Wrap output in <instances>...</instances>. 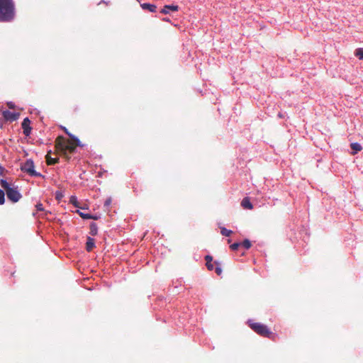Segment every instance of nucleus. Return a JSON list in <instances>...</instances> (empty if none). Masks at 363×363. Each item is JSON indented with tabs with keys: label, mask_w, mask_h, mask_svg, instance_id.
Wrapping results in <instances>:
<instances>
[{
	"label": "nucleus",
	"mask_w": 363,
	"mask_h": 363,
	"mask_svg": "<svg viewBox=\"0 0 363 363\" xmlns=\"http://www.w3.org/2000/svg\"><path fill=\"white\" fill-rule=\"evenodd\" d=\"M241 245L244 247L245 249H249L251 247V242L249 240L245 239L242 242H240Z\"/></svg>",
	"instance_id": "16"
},
{
	"label": "nucleus",
	"mask_w": 363,
	"mask_h": 363,
	"mask_svg": "<svg viewBox=\"0 0 363 363\" xmlns=\"http://www.w3.org/2000/svg\"><path fill=\"white\" fill-rule=\"evenodd\" d=\"M14 14L13 0H0V21H11L13 19Z\"/></svg>",
	"instance_id": "1"
},
{
	"label": "nucleus",
	"mask_w": 363,
	"mask_h": 363,
	"mask_svg": "<svg viewBox=\"0 0 363 363\" xmlns=\"http://www.w3.org/2000/svg\"><path fill=\"white\" fill-rule=\"evenodd\" d=\"M97 233V226L96 223H91L90 225V234L91 235H96Z\"/></svg>",
	"instance_id": "13"
},
{
	"label": "nucleus",
	"mask_w": 363,
	"mask_h": 363,
	"mask_svg": "<svg viewBox=\"0 0 363 363\" xmlns=\"http://www.w3.org/2000/svg\"><path fill=\"white\" fill-rule=\"evenodd\" d=\"M7 105H8L9 108H14V107H15L14 104L13 102H11V101L8 102Z\"/></svg>",
	"instance_id": "26"
},
{
	"label": "nucleus",
	"mask_w": 363,
	"mask_h": 363,
	"mask_svg": "<svg viewBox=\"0 0 363 363\" xmlns=\"http://www.w3.org/2000/svg\"><path fill=\"white\" fill-rule=\"evenodd\" d=\"M48 160V162L49 164H56L57 162H58V160L57 159H54V158H47Z\"/></svg>",
	"instance_id": "20"
},
{
	"label": "nucleus",
	"mask_w": 363,
	"mask_h": 363,
	"mask_svg": "<svg viewBox=\"0 0 363 363\" xmlns=\"http://www.w3.org/2000/svg\"><path fill=\"white\" fill-rule=\"evenodd\" d=\"M30 121L28 119V118H24V120L22 122V128L30 127Z\"/></svg>",
	"instance_id": "17"
},
{
	"label": "nucleus",
	"mask_w": 363,
	"mask_h": 363,
	"mask_svg": "<svg viewBox=\"0 0 363 363\" xmlns=\"http://www.w3.org/2000/svg\"><path fill=\"white\" fill-rule=\"evenodd\" d=\"M205 259H206V262H208V261L211 262L212 261V257L211 256H209V255L206 256Z\"/></svg>",
	"instance_id": "28"
},
{
	"label": "nucleus",
	"mask_w": 363,
	"mask_h": 363,
	"mask_svg": "<svg viewBox=\"0 0 363 363\" xmlns=\"http://www.w3.org/2000/svg\"><path fill=\"white\" fill-rule=\"evenodd\" d=\"M5 194L3 190L0 189V205H2L5 202Z\"/></svg>",
	"instance_id": "18"
},
{
	"label": "nucleus",
	"mask_w": 363,
	"mask_h": 363,
	"mask_svg": "<svg viewBox=\"0 0 363 363\" xmlns=\"http://www.w3.org/2000/svg\"><path fill=\"white\" fill-rule=\"evenodd\" d=\"M23 133H24L25 135L28 136L30 134V132H31V128L30 127L25 128H23Z\"/></svg>",
	"instance_id": "21"
},
{
	"label": "nucleus",
	"mask_w": 363,
	"mask_h": 363,
	"mask_svg": "<svg viewBox=\"0 0 363 363\" xmlns=\"http://www.w3.org/2000/svg\"><path fill=\"white\" fill-rule=\"evenodd\" d=\"M94 239L91 238V237H88L87 238V240H86V249L88 252H90L92 250V249L94 248Z\"/></svg>",
	"instance_id": "8"
},
{
	"label": "nucleus",
	"mask_w": 363,
	"mask_h": 363,
	"mask_svg": "<svg viewBox=\"0 0 363 363\" xmlns=\"http://www.w3.org/2000/svg\"><path fill=\"white\" fill-rule=\"evenodd\" d=\"M220 233L223 236L229 237L233 233V231L230 230H228L227 228H225L224 227H221L220 228Z\"/></svg>",
	"instance_id": "12"
},
{
	"label": "nucleus",
	"mask_w": 363,
	"mask_h": 363,
	"mask_svg": "<svg viewBox=\"0 0 363 363\" xmlns=\"http://www.w3.org/2000/svg\"><path fill=\"white\" fill-rule=\"evenodd\" d=\"M241 245L240 242H235L230 245V248L233 250H236Z\"/></svg>",
	"instance_id": "19"
},
{
	"label": "nucleus",
	"mask_w": 363,
	"mask_h": 363,
	"mask_svg": "<svg viewBox=\"0 0 363 363\" xmlns=\"http://www.w3.org/2000/svg\"><path fill=\"white\" fill-rule=\"evenodd\" d=\"M36 208H37V210H38V211H44L43 206V204H42V203H37V204H36Z\"/></svg>",
	"instance_id": "24"
},
{
	"label": "nucleus",
	"mask_w": 363,
	"mask_h": 363,
	"mask_svg": "<svg viewBox=\"0 0 363 363\" xmlns=\"http://www.w3.org/2000/svg\"><path fill=\"white\" fill-rule=\"evenodd\" d=\"M65 133L72 138L73 143H67L61 145V148L62 150H69L70 152H72L75 150L76 146L82 147L83 145L81 143L80 140L78 138L69 133L68 130L65 128Z\"/></svg>",
	"instance_id": "3"
},
{
	"label": "nucleus",
	"mask_w": 363,
	"mask_h": 363,
	"mask_svg": "<svg viewBox=\"0 0 363 363\" xmlns=\"http://www.w3.org/2000/svg\"><path fill=\"white\" fill-rule=\"evenodd\" d=\"M34 168V163L31 160H26V162L21 167L22 171L26 172L30 176L35 177H41V174L37 172Z\"/></svg>",
	"instance_id": "5"
},
{
	"label": "nucleus",
	"mask_w": 363,
	"mask_h": 363,
	"mask_svg": "<svg viewBox=\"0 0 363 363\" xmlns=\"http://www.w3.org/2000/svg\"><path fill=\"white\" fill-rule=\"evenodd\" d=\"M111 201H112L111 198L109 197V198L106 199L104 202V207H106V208L108 207L111 205Z\"/></svg>",
	"instance_id": "22"
},
{
	"label": "nucleus",
	"mask_w": 363,
	"mask_h": 363,
	"mask_svg": "<svg viewBox=\"0 0 363 363\" xmlns=\"http://www.w3.org/2000/svg\"><path fill=\"white\" fill-rule=\"evenodd\" d=\"M4 169L0 165V175L4 174Z\"/></svg>",
	"instance_id": "29"
},
{
	"label": "nucleus",
	"mask_w": 363,
	"mask_h": 363,
	"mask_svg": "<svg viewBox=\"0 0 363 363\" xmlns=\"http://www.w3.org/2000/svg\"><path fill=\"white\" fill-rule=\"evenodd\" d=\"M78 213H79V216L84 219H96V217H94L89 213H84L79 212V211H78Z\"/></svg>",
	"instance_id": "14"
},
{
	"label": "nucleus",
	"mask_w": 363,
	"mask_h": 363,
	"mask_svg": "<svg viewBox=\"0 0 363 363\" xmlns=\"http://www.w3.org/2000/svg\"><path fill=\"white\" fill-rule=\"evenodd\" d=\"M206 267H207L208 269H209V270H213V265L211 263V262L208 261V262H206Z\"/></svg>",
	"instance_id": "25"
},
{
	"label": "nucleus",
	"mask_w": 363,
	"mask_h": 363,
	"mask_svg": "<svg viewBox=\"0 0 363 363\" xmlns=\"http://www.w3.org/2000/svg\"><path fill=\"white\" fill-rule=\"evenodd\" d=\"M250 327L257 334L264 336V337H269L271 335V332L268 329V328L261 323H251V320L248 321Z\"/></svg>",
	"instance_id": "4"
},
{
	"label": "nucleus",
	"mask_w": 363,
	"mask_h": 363,
	"mask_svg": "<svg viewBox=\"0 0 363 363\" xmlns=\"http://www.w3.org/2000/svg\"><path fill=\"white\" fill-rule=\"evenodd\" d=\"M179 9L178 6L174 5H166L164 6V8L162 9L161 12L162 13L167 14L169 13L170 11H176Z\"/></svg>",
	"instance_id": "7"
},
{
	"label": "nucleus",
	"mask_w": 363,
	"mask_h": 363,
	"mask_svg": "<svg viewBox=\"0 0 363 363\" xmlns=\"http://www.w3.org/2000/svg\"><path fill=\"white\" fill-rule=\"evenodd\" d=\"M74 200H76V198L75 197H72L71 198V201L74 203Z\"/></svg>",
	"instance_id": "30"
},
{
	"label": "nucleus",
	"mask_w": 363,
	"mask_h": 363,
	"mask_svg": "<svg viewBox=\"0 0 363 363\" xmlns=\"http://www.w3.org/2000/svg\"><path fill=\"white\" fill-rule=\"evenodd\" d=\"M355 55L359 59L363 60V48H358L355 50Z\"/></svg>",
	"instance_id": "15"
},
{
	"label": "nucleus",
	"mask_w": 363,
	"mask_h": 363,
	"mask_svg": "<svg viewBox=\"0 0 363 363\" xmlns=\"http://www.w3.org/2000/svg\"><path fill=\"white\" fill-rule=\"evenodd\" d=\"M0 184L6 190L7 198L10 201L17 202L21 198L20 192L16 189L11 187L10 184L5 179H1Z\"/></svg>",
	"instance_id": "2"
},
{
	"label": "nucleus",
	"mask_w": 363,
	"mask_h": 363,
	"mask_svg": "<svg viewBox=\"0 0 363 363\" xmlns=\"http://www.w3.org/2000/svg\"><path fill=\"white\" fill-rule=\"evenodd\" d=\"M141 7L143 9L149 10L150 12H155L157 9V6L155 5L147 3L142 4Z\"/></svg>",
	"instance_id": "9"
},
{
	"label": "nucleus",
	"mask_w": 363,
	"mask_h": 363,
	"mask_svg": "<svg viewBox=\"0 0 363 363\" xmlns=\"http://www.w3.org/2000/svg\"><path fill=\"white\" fill-rule=\"evenodd\" d=\"M216 272L217 274L220 275L222 273V269H220V267H216Z\"/></svg>",
	"instance_id": "27"
},
{
	"label": "nucleus",
	"mask_w": 363,
	"mask_h": 363,
	"mask_svg": "<svg viewBox=\"0 0 363 363\" xmlns=\"http://www.w3.org/2000/svg\"><path fill=\"white\" fill-rule=\"evenodd\" d=\"M1 115L6 121H14L19 117V113L11 112L9 111H1Z\"/></svg>",
	"instance_id": "6"
},
{
	"label": "nucleus",
	"mask_w": 363,
	"mask_h": 363,
	"mask_svg": "<svg viewBox=\"0 0 363 363\" xmlns=\"http://www.w3.org/2000/svg\"><path fill=\"white\" fill-rule=\"evenodd\" d=\"M63 195L61 192L60 191H57L56 194H55V198L57 200H61V199L62 198Z\"/></svg>",
	"instance_id": "23"
},
{
	"label": "nucleus",
	"mask_w": 363,
	"mask_h": 363,
	"mask_svg": "<svg viewBox=\"0 0 363 363\" xmlns=\"http://www.w3.org/2000/svg\"><path fill=\"white\" fill-rule=\"evenodd\" d=\"M351 149L353 151V154H356L357 152L362 150V146L358 143H353L351 144Z\"/></svg>",
	"instance_id": "11"
},
{
	"label": "nucleus",
	"mask_w": 363,
	"mask_h": 363,
	"mask_svg": "<svg viewBox=\"0 0 363 363\" xmlns=\"http://www.w3.org/2000/svg\"><path fill=\"white\" fill-rule=\"evenodd\" d=\"M241 205L244 208H247V209L252 208V204L251 203V202L248 198L243 199L241 202Z\"/></svg>",
	"instance_id": "10"
}]
</instances>
